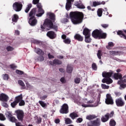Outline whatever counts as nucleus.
I'll return each mask as SVG.
<instances>
[{
	"instance_id": "obj_1",
	"label": "nucleus",
	"mask_w": 126,
	"mask_h": 126,
	"mask_svg": "<svg viewBox=\"0 0 126 126\" xmlns=\"http://www.w3.org/2000/svg\"><path fill=\"white\" fill-rule=\"evenodd\" d=\"M69 17L73 24H80L83 21L84 14L79 11H72L69 13Z\"/></svg>"
},
{
	"instance_id": "obj_2",
	"label": "nucleus",
	"mask_w": 126,
	"mask_h": 126,
	"mask_svg": "<svg viewBox=\"0 0 126 126\" xmlns=\"http://www.w3.org/2000/svg\"><path fill=\"white\" fill-rule=\"evenodd\" d=\"M53 22V21L49 19H45L43 25H41V29L42 30H45V28H47L48 30L54 29L55 31H58V26L54 25V23Z\"/></svg>"
},
{
	"instance_id": "obj_3",
	"label": "nucleus",
	"mask_w": 126,
	"mask_h": 126,
	"mask_svg": "<svg viewBox=\"0 0 126 126\" xmlns=\"http://www.w3.org/2000/svg\"><path fill=\"white\" fill-rule=\"evenodd\" d=\"M22 2L23 3V1H16L13 3L12 5L13 10L16 12H19V11H21L23 7V4H22Z\"/></svg>"
},
{
	"instance_id": "obj_4",
	"label": "nucleus",
	"mask_w": 126,
	"mask_h": 126,
	"mask_svg": "<svg viewBox=\"0 0 126 126\" xmlns=\"http://www.w3.org/2000/svg\"><path fill=\"white\" fill-rule=\"evenodd\" d=\"M16 117L19 122H23L24 119V111L22 110H17L15 111Z\"/></svg>"
},
{
	"instance_id": "obj_5",
	"label": "nucleus",
	"mask_w": 126,
	"mask_h": 126,
	"mask_svg": "<svg viewBox=\"0 0 126 126\" xmlns=\"http://www.w3.org/2000/svg\"><path fill=\"white\" fill-rule=\"evenodd\" d=\"M114 111H112L110 114L106 113L104 116H102L101 118V122L102 123H106V122H108L109 121V119L110 118H113L114 117Z\"/></svg>"
},
{
	"instance_id": "obj_6",
	"label": "nucleus",
	"mask_w": 126,
	"mask_h": 126,
	"mask_svg": "<svg viewBox=\"0 0 126 126\" xmlns=\"http://www.w3.org/2000/svg\"><path fill=\"white\" fill-rule=\"evenodd\" d=\"M22 99V94H21L19 95H18L15 97V100L11 103V106L12 108H15V106L17 105L19 102H20L21 100Z\"/></svg>"
},
{
	"instance_id": "obj_7",
	"label": "nucleus",
	"mask_w": 126,
	"mask_h": 126,
	"mask_svg": "<svg viewBox=\"0 0 126 126\" xmlns=\"http://www.w3.org/2000/svg\"><path fill=\"white\" fill-rule=\"evenodd\" d=\"M88 126H100L101 122L98 118L96 120L91 121L87 123Z\"/></svg>"
},
{
	"instance_id": "obj_8",
	"label": "nucleus",
	"mask_w": 126,
	"mask_h": 126,
	"mask_svg": "<svg viewBox=\"0 0 126 126\" xmlns=\"http://www.w3.org/2000/svg\"><path fill=\"white\" fill-rule=\"evenodd\" d=\"M68 105L66 103H64L61 107L60 110L61 114H68Z\"/></svg>"
},
{
	"instance_id": "obj_9",
	"label": "nucleus",
	"mask_w": 126,
	"mask_h": 126,
	"mask_svg": "<svg viewBox=\"0 0 126 126\" xmlns=\"http://www.w3.org/2000/svg\"><path fill=\"white\" fill-rule=\"evenodd\" d=\"M115 103L117 107H124L126 104L125 100H124L122 97L117 98L115 100Z\"/></svg>"
},
{
	"instance_id": "obj_10",
	"label": "nucleus",
	"mask_w": 126,
	"mask_h": 126,
	"mask_svg": "<svg viewBox=\"0 0 126 126\" xmlns=\"http://www.w3.org/2000/svg\"><path fill=\"white\" fill-rule=\"evenodd\" d=\"M37 7L38 8V12L39 13L36 14V16L40 17V16H42L45 13V11L43 10L42 4L40 3L37 4Z\"/></svg>"
},
{
	"instance_id": "obj_11",
	"label": "nucleus",
	"mask_w": 126,
	"mask_h": 126,
	"mask_svg": "<svg viewBox=\"0 0 126 126\" xmlns=\"http://www.w3.org/2000/svg\"><path fill=\"white\" fill-rule=\"evenodd\" d=\"M105 103L107 105H113L114 104V100L112 98L111 94H106V98L105 99Z\"/></svg>"
},
{
	"instance_id": "obj_12",
	"label": "nucleus",
	"mask_w": 126,
	"mask_h": 126,
	"mask_svg": "<svg viewBox=\"0 0 126 126\" xmlns=\"http://www.w3.org/2000/svg\"><path fill=\"white\" fill-rule=\"evenodd\" d=\"M101 30H95L92 33V36L94 38V39H99L100 36V33L101 32Z\"/></svg>"
},
{
	"instance_id": "obj_13",
	"label": "nucleus",
	"mask_w": 126,
	"mask_h": 126,
	"mask_svg": "<svg viewBox=\"0 0 126 126\" xmlns=\"http://www.w3.org/2000/svg\"><path fill=\"white\" fill-rule=\"evenodd\" d=\"M114 74V72L112 70H110V72L104 71L102 72V76L104 78H110L112 77V75Z\"/></svg>"
},
{
	"instance_id": "obj_14",
	"label": "nucleus",
	"mask_w": 126,
	"mask_h": 126,
	"mask_svg": "<svg viewBox=\"0 0 126 126\" xmlns=\"http://www.w3.org/2000/svg\"><path fill=\"white\" fill-rule=\"evenodd\" d=\"M6 117L7 118L9 121L12 123H16V122H17V119H16L15 117H13L11 113H8L6 115Z\"/></svg>"
},
{
	"instance_id": "obj_15",
	"label": "nucleus",
	"mask_w": 126,
	"mask_h": 126,
	"mask_svg": "<svg viewBox=\"0 0 126 126\" xmlns=\"http://www.w3.org/2000/svg\"><path fill=\"white\" fill-rule=\"evenodd\" d=\"M117 35H119L121 38H123L126 40V30L124 31H118L117 32Z\"/></svg>"
},
{
	"instance_id": "obj_16",
	"label": "nucleus",
	"mask_w": 126,
	"mask_h": 126,
	"mask_svg": "<svg viewBox=\"0 0 126 126\" xmlns=\"http://www.w3.org/2000/svg\"><path fill=\"white\" fill-rule=\"evenodd\" d=\"M47 37H49L50 39H55L57 37V34L55 32L49 31L47 33Z\"/></svg>"
},
{
	"instance_id": "obj_17",
	"label": "nucleus",
	"mask_w": 126,
	"mask_h": 126,
	"mask_svg": "<svg viewBox=\"0 0 126 126\" xmlns=\"http://www.w3.org/2000/svg\"><path fill=\"white\" fill-rule=\"evenodd\" d=\"M74 39H75V40H76L77 41H78V42H82L83 41L84 38L79 33H76L74 36Z\"/></svg>"
},
{
	"instance_id": "obj_18",
	"label": "nucleus",
	"mask_w": 126,
	"mask_h": 126,
	"mask_svg": "<svg viewBox=\"0 0 126 126\" xmlns=\"http://www.w3.org/2000/svg\"><path fill=\"white\" fill-rule=\"evenodd\" d=\"M75 6H76L77 8H79L80 9H84L85 8V6L80 1L76 2L75 3Z\"/></svg>"
},
{
	"instance_id": "obj_19",
	"label": "nucleus",
	"mask_w": 126,
	"mask_h": 126,
	"mask_svg": "<svg viewBox=\"0 0 126 126\" xmlns=\"http://www.w3.org/2000/svg\"><path fill=\"white\" fill-rule=\"evenodd\" d=\"M0 101L7 102L8 101V96L3 93L0 94Z\"/></svg>"
},
{
	"instance_id": "obj_20",
	"label": "nucleus",
	"mask_w": 126,
	"mask_h": 126,
	"mask_svg": "<svg viewBox=\"0 0 126 126\" xmlns=\"http://www.w3.org/2000/svg\"><path fill=\"white\" fill-rule=\"evenodd\" d=\"M36 8H33L29 13V17L30 18H35V15H36Z\"/></svg>"
},
{
	"instance_id": "obj_21",
	"label": "nucleus",
	"mask_w": 126,
	"mask_h": 126,
	"mask_svg": "<svg viewBox=\"0 0 126 126\" xmlns=\"http://www.w3.org/2000/svg\"><path fill=\"white\" fill-rule=\"evenodd\" d=\"M37 19L36 18H32L29 19V23L31 26H35L37 24Z\"/></svg>"
},
{
	"instance_id": "obj_22",
	"label": "nucleus",
	"mask_w": 126,
	"mask_h": 126,
	"mask_svg": "<svg viewBox=\"0 0 126 126\" xmlns=\"http://www.w3.org/2000/svg\"><path fill=\"white\" fill-rule=\"evenodd\" d=\"M73 1H74V0H67L65 5L66 10H69L71 7V2H73Z\"/></svg>"
},
{
	"instance_id": "obj_23",
	"label": "nucleus",
	"mask_w": 126,
	"mask_h": 126,
	"mask_svg": "<svg viewBox=\"0 0 126 126\" xmlns=\"http://www.w3.org/2000/svg\"><path fill=\"white\" fill-rule=\"evenodd\" d=\"M102 82L106 84H111L113 83V80L111 78H104L102 80Z\"/></svg>"
},
{
	"instance_id": "obj_24",
	"label": "nucleus",
	"mask_w": 126,
	"mask_h": 126,
	"mask_svg": "<svg viewBox=\"0 0 126 126\" xmlns=\"http://www.w3.org/2000/svg\"><path fill=\"white\" fill-rule=\"evenodd\" d=\"M34 52L39 56H44V51L39 48H35Z\"/></svg>"
},
{
	"instance_id": "obj_25",
	"label": "nucleus",
	"mask_w": 126,
	"mask_h": 126,
	"mask_svg": "<svg viewBox=\"0 0 126 126\" xmlns=\"http://www.w3.org/2000/svg\"><path fill=\"white\" fill-rule=\"evenodd\" d=\"M47 15H49L50 20L53 22H55V21H56V15L55 14L49 12L47 13Z\"/></svg>"
},
{
	"instance_id": "obj_26",
	"label": "nucleus",
	"mask_w": 126,
	"mask_h": 126,
	"mask_svg": "<svg viewBox=\"0 0 126 126\" xmlns=\"http://www.w3.org/2000/svg\"><path fill=\"white\" fill-rule=\"evenodd\" d=\"M83 35H84L85 36L91 35V34L90 33V30L87 28L84 29L83 31Z\"/></svg>"
},
{
	"instance_id": "obj_27",
	"label": "nucleus",
	"mask_w": 126,
	"mask_h": 126,
	"mask_svg": "<svg viewBox=\"0 0 126 126\" xmlns=\"http://www.w3.org/2000/svg\"><path fill=\"white\" fill-rule=\"evenodd\" d=\"M38 103L40 105V106L44 109H46V108L48 107V105H49V102H47V103H45V102L42 100H39L38 101Z\"/></svg>"
},
{
	"instance_id": "obj_28",
	"label": "nucleus",
	"mask_w": 126,
	"mask_h": 126,
	"mask_svg": "<svg viewBox=\"0 0 126 126\" xmlns=\"http://www.w3.org/2000/svg\"><path fill=\"white\" fill-rule=\"evenodd\" d=\"M114 77L115 79L118 80V79H123V75L118 73H115L114 74Z\"/></svg>"
},
{
	"instance_id": "obj_29",
	"label": "nucleus",
	"mask_w": 126,
	"mask_h": 126,
	"mask_svg": "<svg viewBox=\"0 0 126 126\" xmlns=\"http://www.w3.org/2000/svg\"><path fill=\"white\" fill-rule=\"evenodd\" d=\"M69 117L72 120H74L76 118H78V114L76 112H73L69 114Z\"/></svg>"
},
{
	"instance_id": "obj_30",
	"label": "nucleus",
	"mask_w": 126,
	"mask_h": 126,
	"mask_svg": "<svg viewBox=\"0 0 126 126\" xmlns=\"http://www.w3.org/2000/svg\"><path fill=\"white\" fill-rule=\"evenodd\" d=\"M106 2L104 1H99V2H96V1H94L93 2V6H97V5H100L101 4H105Z\"/></svg>"
},
{
	"instance_id": "obj_31",
	"label": "nucleus",
	"mask_w": 126,
	"mask_h": 126,
	"mask_svg": "<svg viewBox=\"0 0 126 126\" xmlns=\"http://www.w3.org/2000/svg\"><path fill=\"white\" fill-rule=\"evenodd\" d=\"M107 37V34L106 33L103 32L102 30L100 31V33L99 34V36L98 39H106Z\"/></svg>"
},
{
	"instance_id": "obj_32",
	"label": "nucleus",
	"mask_w": 126,
	"mask_h": 126,
	"mask_svg": "<svg viewBox=\"0 0 126 126\" xmlns=\"http://www.w3.org/2000/svg\"><path fill=\"white\" fill-rule=\"evenodd\" d=\"M73 70V67L71 65H67V68H66V71L67 73H71L72 72V71Z\"/></svg>"
},
{
	"instance_id": "obj_33",
	"label": "nucleus",
	"mask_w": 126,
	"mask_h": 126,
	"mask_svg": "<svg viewBox=\"0 0 126 126\" xmlns=\"http://www.w3.org/2000/svg\"><path fill=\"white\" fill-rule=\"evenodd\" d=\"M64 122L65 125H71L72 124L73 122L70 118H64Z\"/></svg>"
},
{
	"instance_id": "obj_34",
	"label": "nucleus",
	"mask_w": 126,
	"mask_h": 126,
	"mask_svg": "<svg viewBox=\"0 0 126 126\" xmlns=\"http://www.w3.org/2000/svg\"><path fill=\"white\" fill-rule=\"evenodd\" d=\"M90 36H91V35L85 36V42H86V43H91L92 39L90 37Z\"/></svg>"
},
{
	"instance_id": "obj_35",
	"label": "nucleus",
	"mask_w": 126,
	"mask_h": 126,
	"mask_svg": "<svg viewBox=\"0 0 126 126\" xmlns=\"http://www.w3.org/2000/svg\"><path fill=\"white\" fill-rule=\"evenodd\" d=\"M96 118H97V116L95 115H90L86 117V119L89 121H91L92 120H94V119H96Z\"/></svg>"
},
{
	"instance_id": "obj_36",
	"label": "nucleus",
	"mask_w": 126,
	"mask_h": 126,
	"mask_svg": "<svg viewBox=\"0 0 126 126\" xmlns=\"http://www.w3.org/2000/svg\"><path fill=\"white\" fill-rule=\"evenodd\" d=\"M18 83L21 86V89L22 90H23V89H25V84H24V82L22 80H18Z\"/></svg>"
},
{
	"instance_id": "obj_37",
	"label": "nucleus",
	"mask_w": 126,
	"mask_h": 126,
	"mask_svg": "<svg viewBox=\"0 0 126 126\" xmlns=\"http://www.w3.org/2000/svg\"><path fill=\"white\" fill-rule=\"evenodd\" d=\"M115 46V44L113 42H108V45L106 46L108 50H111L113 47Z\"/></svg>"
},
{
	"instance_id": "obj_38",
	"label": "nucleus",
	"mask_w": 126,
	"mask_h": 126,
	"mask_svg": "<svg viewBox=\"0 0 126 126\" xmlns=\"http://www.w3.org/2000/svg\"><path fill=\"white\" fill-rule=\"evenodd\" d=\"M62 63H63L62 61H61L58 59H55L54 60H53V63L51 64H52V65H54V64L58 65V64H62Z\"/></svg>"
},
{
	"instance_id": "obj_39",
	"label": "nucleus",
	"mask_w": 126,
	"mask_h": 126,
	"mask_svg": "<svg viewBox=\"0 0 126 126\" xmlns=\"http://www.w3.org/2000/svg\"><path fill=\"white\" fill-rule=\"evenodd\" d=\"M103 10H104V9L102 8L98 9L97 14L99 17H101V16H102V15L103 14Z\"/></svg>"
},
{
	"instance_id": "obj_40",
	"label": "nucleus",
	"mask_w": 126,
	"mask_h": 126,
	"mask_svg": "<svg viewBox=\"0 0 126 126\" xmlns=\"http://www.w3.org/2000/svg\"><path fill=\"white\" fill-rule=\"evenodd\" d=\"M18 19H19V17H18L17 14H14L13 17L12 19L13 22H17Z\"/></svg>"
},
{
	"instance_id": "obj_41",
	"label": "nucleus",
	"mask_w": 126,
	"mask_h": 126,
	"mask_svg": "<svg viewBox=\"0 0 126 126\" xmlns=\"http://www.w3.org/2000/svg\"><path fill=\"white\" fill-rule=\"evenodd\" d=\"M116 125H117V122L113 119H111L109 122V126H116Z\"/></svg>"
},
{
	"instance_id": "obj_42",
	"label": "nucleus",
	"mask_w": 126,
	"mask_h": 126,
	"mask_svg": "<svg viewBox=\"0 0 126 126\" xmlns=\"http://www.w3.org/2000/svg\"><path fill=\"white\" fill-rule=\"evenodd\" d=\"M102 56H103V54H102V50H98V52L97 53V56L98 59H99V60H101Z\"/></svg>"
},
{
	"instance_id": "obj_43",
	"label": "nucleus",
	"mask_w": 126,
	"mask_h": 126,
	"mask_svg": "<svg viewBox=\"0 0 126 126\" xmlns=\"http://www.w3.org/2000/svg\"><path fill=\"white\" fill-rule=\"evenodd\" d=\"M31 7H32V4H29L27 5V8H26V9L25 10V12L26 13H28V12H29V10H30Z\"/></svg>"
},
{
	"instance_id": "obj_44",
	"label": "nucleus",
	"mask_w": 126,
	"mask_h": 126,
	"mask_svg": "<svg viewBox=\"0 0 126 126\" xmlns=\"http://www.w3.org/2000/svg\"><path fill=\"white\" fill-rule=\"evenodd\" d=\"M23 96H22V99L19 102V106H20V107L25 105V101H24V100H23Z\"/></svg>"
},
{
	"instance_id": "obj_45",
	"label": "nucleus",
	"mask_w": 126,
	"mask_h": 126,
	"mask_svg": "<svg viewBox=\"0 0 126 126\" xmlns=\"http://www.w3.org/2000/svg\"><path fill=\"white\" fill-rule=\"evenodd\" d=\"M110 55L111 56H117L119 55V51H111L109 52Z\"/></svg>"
},
{
	"instance_id": "obj_46",
	"label": "nucleus",
	"mask_w": 126,
	"mask_h": 126,
	"mask_svg": "<svg viewBox=\"0 0 126 126\" xmlns=\"http://www.w3.org/2000/svg\"><path fill=\"white\" fill-rule=\"evenodd\" d=\"M32 43H33V44H35L36 45H39V46H41V45L42 44V42L41 41L38 40H33Z\"/></svg>"
},
{
	"instance_id": "obj_47",
	"label": "nucleus",
	"mask_w": 126,
	"mask_h": 126,
	"mask_svg": "<svg viewBox=\"0 0 126 126\" xmlns=\"http://www.w3.org/2000/svg\"><path fill=\"white\" fill-rule=\"evenodd\" d=\"M63 43L65 44H66L67 45L69 44L70 43H71V40L70 39V38H66V39L64 40L63 41Z\"/></svg>"
},
{
	"instance_id": "obj_48",
	"label": "nucleus",
	"mask_w": 126,
	"mask_h": 126,
	"mask_svg": "<svg viewBox=\"0 0 126 126\" xmlns=\"http://www.w3.org/2000/svg\"><path fill=\"white\" fill-rule=\"evenodd\" d=\"M2 76L4 80H8L9 79V76L7 74H3Z\"/></svg>"
},
{
	"instance_id": "obj_49",
	"label": "nucleus",
	"mask_w": 126,
	"mask_h": 126,
	"mask_svg": "<svg viewBox=\"0 0 126 126\" xmlns=\"http://www.w3.org/2000/svg\"><path fill=\"white\" fill-rule=\"evenodd\" d=\"M6 49L7 52H11L14 50V48L10 46H7Z\"/></svg>"
},
{
	"instance_id": "obj_50",
	"label": "nucleus",
	"mask_w": 126,
	"mask_h": 126,
	"mask_svg": "<svg viewBox=\"0 0 126 126\" xmlns=\"http://www.w3.org/2000/svg\"><path fill=\"white\" fill-rule=\"evenodd\" d=\"M101 87L102 89H109V88H110V86H107L104 84H101Z\"/></svg>"
},
{
	"instance_id": "obj_51",
	"label": "nucleus",
	"mask_w": 126,
	"mask_h": 126,
	"mask_svg": "<svg viewBox=\"0 0 126 126\" xmlns=\"http://www.w3.org/2000/svg\"><path fill=\"white\" fill-rule=\"evenodd\" d=\"M74 82L76 84H79V83H80V78H76L75 79Z\"/></svg>"
},
{
	"instance_id": "obj_52",
	"label": "nucleus",
	"mask_w": 126,
	"mask_h": 126,
	"mask_svg": "<svg viewBox=\"0 0 126 126\" xmlns=\"http://www.w3.org/2000/svg\"><path fill=\"white\" fill-rule=\"evenodd\" d=\"M92 67L94 70H97V65L95 63H93Z\"/></svg>"
},
{
	"instance_id": "obj_53",
	"label": "nucleus",
	"mask_w": 126,
	"mask_h": 126,
	"mask_svg": "<svg viewBox=\"0 0 126 126\" xmlns=\"http://www.w3.org/2000/svg\"><path fill=\"white\" fill-rule=\"evenodd\" d=\"M0 121H5V117L3 114L0 113Z\"/></svg>"
},
{
	"instance_id": "obj_54",
	"label": "nucleus",
	"mask_w": 126,
	"mask_h": 126,
	"mask_svg": "<svg viewBox=\"0 0 126 126\" xmlns=\"http://www.w3.org/2000/svg\"><path fill=\"white\" fill-rule=\"evenodd\" d=\"M101 27L102 28H104V29H107L108 27H109V24H102L101 25Z\"/></svg>"
},
{
	"instance_id": "obj_55",
	"label": "nucleus",
	"mask_w": 126,
	"mask_h": 126,
	"mask_svg": "<svg viewBox=\"0 0 126 126\" xmlns=\"http://www.w3.org/2000/svg\"><path fill=\"white\" fill-rule=\"evenodd\" d=\"M38 61H40V62H43L44 60H45V58L43 55H40V56L38 58Z\"/></svg>"
},
{
	"instance_id": "obj_56",
	"label": "nucleus",
	"mask_w": 126,
	"mask_h": 126,
	"mask_svg": "<svg viewBox=\"0 0 126 126\" xmlns=\"http://www.w3.org/2000/svg\"><path fill=\"white\" fill-rule=\"evenodd\" d=\"M126 79H120V81H118V83L119 84H122V83H126Z\"/></svg>"
},
{
	"instance_id": "obj_57",
	"label": "nucleus",
	"mask_w": 126,
	"mask_h": 126,
	"mask_svg": "<svg viewBox=\"0 0 126 126\" xmlns=\"http://www.w3.org/2000/svg\"><path fill=\"white\" fill-rule=\"evenodd\" d=\"M16 73H17V74H20V75H22L24 72L23 71L19 70H16Z\"/></svg>"
},
{
	"instance_id": "obj_58",
	"label": "nucleus",
	"mask_w": 126,
	"mask_h": 126,
	"mask_svg": "<svg viewBox=\"0 0 126 126\" xmlns=\"http://www.w3.org/2000/svg\"><path fill=\"white\" fill-rule=\"evenodd\" d=\"M60 81L62 83L64 84L66 83V80H65V78L64 77H62L60 79Z\"/></svg>"
},
{
	"instance_id": "obj_59",
	"label": "nucleus",
	"mask_w": 126,
	"mask_h": 126,
	"mask_svg": "<svg viewBox=\"0 0 126 126\" xmlns=\"http://www.w3.org/2000/svg\"><path fill=\"white\" fill-rule=\"evenodd\" d=\"M76 122V123H79V124H80V123H82V122H83V119L81 118H79L77 119Z\"/></svg>"
},
{
	"instance_id": "obj_60",
	"label": "nucleus",
	"mask_w": 126,
	"mask_h": 126,
	"mask_svg": "<svg viewBox=\"0 0 126 126\" xmlns=\"http://www.w3.org/2000/svg\"><path fill=\"white\" fill-rule=\"evenodd\" d=\"M10 67L12 69H15V68H16V67H17V66L16 65H15V64H11L10 65Z\"/></svg>"
},
{
	"instance_id": "obj_61",
	"label": "nucleus",
	"mask_w": 126,
	"mask_h": 126,
	"mask_svg": "<svg viewBox=\"0 0 126 126\" xmlns=\"http://www.w3.org/2000/svg\"><path fill=\"white\" fill-rule=\"evenodd\" d=\"M126 84H121L120 85V89L122 90V88L123 89H125V88H126Z\"/></svg>"
},
{
	"instance_id": "obj_62",
	"label": "nucleus",
	"mask_w": 126,
	"mask_h": 126,
	"mask_svg": "<svg viewBox=\"0 0 126 126\" xmlns=\"http://www.w3.org/2000/svg\"><path fill=\"white\" fill-rule=\"evenodd\" d=\"M62 23H66L68 22V19L67 18H64L62 21Z\"/></svg>"
},
{
	"instance_id": "obj_63",
	"label": "nucleus",
	"mask_w": 126,
	"mask_h": 126,
	"mask_svg": "<svg viewBox=\"0 0 126 126\" xmlns=\"http://www.w3.org/2000/svg\"><path fill=\"white\" fill-rule=\"evenodd\" d=\"M47 97H48V95H45L42 96H40V100H46V99H47Z\"/></svg>"
},
{
	"instance_id": "obj_64",
	"label": "nucleus",
	"mask_w": 126,
	"mask_h": 126,
	"mask_svg": "<svg viewBox=\"0 0 126 126\" xmlns=\"http://www.w3.org/2000/svg\"><path fill=\"white\" fill-rule=\"evenodd\" d=\"M39 1H40V0H33L32 3L33 4H37V3H39Z\"/></svg>"
}]
</instances>
